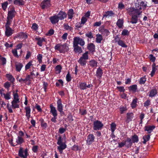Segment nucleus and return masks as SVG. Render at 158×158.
Masks as SVG:
<instances>
[{
	"label": "nucleus",
	"mask_w": 158,
	"mask_h": 158,
	"mask_svg": "<svg viewBox=\"0 0 158 158\" xmlns=\"http://www.w3.org/2000/svg\"><path fill=\"white\" fill-rule=\"evenodd\" d=\"M54 48L60 53H64L68 50L69 47L66 44H58L55 46Z\"/></svg>",
	"instance_id": "nucleus-1"
},
{
	"label": "nucleus",
	"mask_w": 158,
	"mask_h": 158,
	"mask_svg": "<svg viewBox=\"0 0 158 158\" xmlns=\"http://www.w3.org/2000/svg\"><path fill=\"white\" fill-rule=\"evenodd\" d=\"M57 143L59 145L57 147L60 153L61 154L63 152V150L67 147L66 142H63V139L61 136H60L58 138Z\"/></svg>",
	"instance_id": "nucleus-2"
},
{
	"label": "nucleus",
	"mask_w": 158,
	"mask_h": 158,
	"mask_svg": "<svg viewBox=\"0 0 158 158\" xmlns=\"http://www.w3.org/2000/svg\"><path fill=\"white\" fill-rule=\"evenodd\" d=\"M50 112L52 114L53 117L51 119V121L54 122H56V119L57 116V112L56 108L52 105H51L50 106Z\"/></svg>",
	"instance_id": "nucleus-3"
},
{
	"label": "nucleus",
	"mask_w": 158,
	"mask_h": 158,
	"mask_svg": "<svg viewBox=\"0 0 158 158\" xmlns=\"http://www.w3.org/2000/svg\"><path fill=\"white\" fill-rule=\"evenodd\" d=\"M135 8L130 7L127 9V11L129 15H139L142 13V11L141 10H139L136 7H135Z\"/></svg>",
	"instance_id": "nucleus-4"
},
{
	"label": "nucleus",
	"mask_w": 158,
	"mask_h": 158,
	"mask_svg": "<svg viewBox=\"0 0 158 158\" xmlns=\"http://www.w3.org/2000/svg\"><path fill=\"white\" fill-rule=\"evenodd\" d=\"M85 42L84 40L80 37H75L73 39V45H78L79 44L81 46L85 45Z\"/></svg>",
	"instance_id": "nucleus-5"
},
{
	"label": "nucleus",
	"mask_w": 158,
	"mask_h": 158,
	"mask_svg": "<svg viewBox=\"0 0 158 158\" xmlns=\"http://www.w3.org/2000/svg\"><path fill=\"white\" fill-rule=\"evenodd\" d=\"M147 5L146 2L145 3L144 2L139 0L137 1L135 4V7L137 8L139 10H141L142 8L143 9H145L146 8Z\"/></svg>",
	"instance_id": "nucleus-6"
},
{
	"label": "nucleus",
	"mask_w": 158,
	"mask_h": 158,
	"mask_svg": "<svg viewBox=\"0 0 158 158\" xmlns=\"http://www.w3.org/2000/svg\"><path fill=\"white\" fill-rule=\"evenodd\" d=\"M103 126V124L100 121H96L94 122L93 129L94 130L97 131L101 130Z\"/></svg>",
	"instance_id": "nucleus-7"
},
{
	"label": "nucleus",
	"mask_w": 158,
	"mask_h": 158,
	"mask_svg": "<svg viewBox=\"0 0 158 158\" xmlns=\"http://www.w3.org/2000/svg\"><path fill=\"white\" fill-rule=\"evenodd\" d=\"M114 13L111 10L107 11L104 12L102 19L103 18H109L110 17H112L114 16Z\"/></svg>",
	"instance_id": "nucleus-8"
},
{
	"label": "nucleus",
	"mask_w": 158,
	"mask_h": 158,
	"mask_svg": "<svg viewBox=\"0 0 158 158\" xmlns=\"http://www.w3.org/2000/svg\"><path fill=\"white\" fill-rule=\"evenodd\" d=\"M95 137L94 135L92 134H89L87 136L86 140V143L88 145L91 144L94 141Z\"/></svg>",
	"instance_id": "nucleus-9"
},
{
	"label": "nucleus",
	"mask_w": 158,
	"mask_h": 158,
	"mask_svg": "<svg viewBox=\"0 0 158 158\" xmlns=\"http://www.w3.org/2000/svg\"><path fill=\"white\" fill-rule=\"evenodd\" d=\"M57 104L58 110L60 113H62L63 112L64 106L62 103V101L60 99H59L58 100L57 102Z\"/></svg>",
	"instance_id": "nucleus-10"
},
{
	"label": "nucleus",
	"mask_w": 158,
	"mask_h": 158,
	"mask_svg": "<svg viewBox=\"0 0 158 158\" xmlns=\"http://www.w3.org/2000/svg\"><path fill=\"white\" fill-rule=\"evenodd\" d=\"M41 5L42 9L49 7L50 5V0H44L41 2Z\"/></svg>",
	"instance_id": "nucleus-11"
},
{
	"label": "nucleus",
	"mask_w": 158,
	"mask_h": 158,
	"mask_svg": "<svg viewBox=\"0 0 158 158\" xmlns=\"http://www.w3.org/2000/svg\"><path fill=\"white\" fill-rule=\"evenodd\" d=\"M35 40L37 41V44L40 47H41L42 46V43L45 41V38L43 37H36L35 38Z\"/></svg>",
	"instance_id": "nucleus-12"
},
{
	"label": "nucleus",
	"mask_w": 158,
	"mask_h": 158,
	"mask_svg": "<svg viewBox=\"0 0 158 158\" xmlns=\"http://www.w3.org/2000/svg\"><path fill=\"white\" fill-rule=\"evenodd\" d=\"M5 35L7 37L11 35L13 33L14 30L10 27H5Z\"/></svg>",
	"instance_id": "nucleus-13"
},
{
	"label": "nucleus",
	"mask_w": 158,
	"mask_h": 158,
	"mask_svg": "<svg viewBox=\"0 0 158 158\" xmlns=\"http://www.w3.org/2000/svg\"><path fill=\"white\" fill-rule=\"evenodd\" d=\"M24 109L25 110L26 116L27 118V119L29 120V118L31 117V109L30 106H27L24 108Z\"/></svg>",
	"instance_id": "nucleus-14"
},
{
	"label": "nucleus",
	"mask_w": 158,
	"mask_h": 158,
	"mask_svg": "<svg viewBox=\"0 0 158 158\" xmlns=\"http://www.w3.org/2000/svg\"><path fill=\"white\" fill-rule=\"evenodd\" d=\"M134 117V114L132 113H127V119L126 122L127 123L131 121Z\"/></svg>",
	"instance_id": "nucleus-15"
},
{
	"label": "nucleus",
	"mask_w": 158,
	"mask_h": 158,
	"mask_svg": "<svg viewBox=\"0 0 158 158\" xmlns=\"http://www.w3.org/2000/svg\"><path fill=\"white\" fill-rule=\"evenodd\" d=\"M15 14L16 12L14 10H10L8 11L7 18L12 19L15 17Z\"/></svg>",
	"instance_id": "nucleus-16"
},
{
	"label": "nucleus",
	"mask_w": 158,
	"mask_h": 158,
	"mask_svg": "<svg viewBox=\"0 0 158 158\" xmlns=\"http://www.w3.org/2000/svg\"><path fill=\"white\" fill-rule=\"evenodd\" d=\"M155 128V126L153 125L152 126H147L144 127L145 131H147L148 133H151L152 131Z\"/></svg>",
	"instance_id": "nucleus-17"
},
{
	"label": "nucleus",
	"mask_w": 158,
	"mask_h": 158,
	"mask_svg": "<svg viewBox=\"0 0 158 158\" xmlns=\"http://www.w3.org/2000/svg\"><path fill=\"white\" fill-rule=\"evenodd\" d=\"M49 19L52 23L53 24H55L58 23L59 21V19L57 15H55L51 17Z\"/></svg>",
	"instance_id": "nucleus-18"
},
{
	"label": "nucleus",
	"mask_w": 158,
	"mask_h": 158,
	"mask_svg": "<svg viewBox=\"0 0 158 158\" xmlns=\"http://www.w3.org/2000/svg\"><path fill=\"white\" fill-rule=\"evenodd\" d=\"M59 19L62 20L65 18L66 16V13L62 11H60L57 15Z\"/></svg>",
	"instance_id": "nucleus-19"
},
{
	"label": "nucleus",
	"mask_w": 158,
	"mask_h": 158,
	"mask_svg": "<svg viewBox=\"0 0 158 158\" xmlns=\"http://www.w3.org/2000/svg\"><path fill=\"white\" fill-rule=\"evenodd\" d=\"M73 47L74 51L76 53L80 54L82 52V50L81 48L78 45H73Z\"/></svg>",
	"instance_id": "nucleus-20"
},
{
	"label": "nucleus",
	"mask_w": 158,
	"mask_h": 158,
	"mask_svg": "<svg viewBox=\"0 0 158 158\" xmlns=\"http://www.w3.org/2000/svg\"><path fill=\"white\" fill-rule=\"evenodd\" d=\"M24 142V140L22 137L21 136H18L16 139V142L17 143L16 145H20Z\"/></svg>",
	"instance_id": "nucleus-21"
},
{
	"label": "nucleus",
	"mask_w": 158,
	"mask_h": 158,
	"mask_svg": "<svg viewBox=\"0 0 158 158\" xmlns=\"http://www.w3.org/2000/svg\"><path fill=\"white\" fill-rule=\"evenodd\" d=\"M87 48L89 51L93 52L94 51L95 46L93 44L90 43L88 44Z\"/></svg>",
	"instance_id": "nucleus-22"
},
{
	"label": "nucleus",
	"mask_w": 158,
	"mask_h": 158,
	"mask_svg": "<svg viewBox=\"0 0 158 158\" xmlns=\"http://www.w3.org/2000/svg\"><path fill=\"white\" fill-rule=\"evenodd\" d=\"M125 142L126 147L128 148L130 147L132 144L131 139L130 138H127V140L125 141Z\"/></svg>",
	"instance_id": "nucleus-23"
},
{
	"label": "nucleus",
	"mask_w": 158,
	"mask_h": 158,
	"mask_svg": "<svg viewBox=\"0 0 158 158\" xmlns=\"http://www.w3.org/2000/svg\"><path fill=\"white\" fill-rule=\"evenodd\" d=\"M138 21V17L136 15H132L130 23L132 24H135L137 23Z\"/></svg>",
	"instance_id": "nucleus-24"
},
{
	"label": "nucleus",
	"mask_w": 158,
	"mask_h": 158,
	"mask_svg": "<svg viewBox=\"0 0 158 158\" xmlns=\"http://www.w3.org/2000/svg\"><path fill=\"white\" fill-rule=\"evenodd\" d=\"M78 62L81 66H85L86 63V60L80 57L78 61Z\"/></svg>",
	"instance_id": "nucleus-25"
},
{
	"label": "nucleus",
	"mask_w": 158,
	"mask_h": 158,
	"mask_svg": "<svg viewBox=\"0 0 158 158\" xmlns=\"http://www.w3.org/2000/svg\"><path fill=\"white\" fill-rule=\"evenodd\" d=\"M103 40V37L102 35L100 34H98L96 35V41L98 43H100Z\"/></svg>",
	"instance_id": "nucleus-26"
},
{
	"label": "nucleus",
	"mask_w": 158,
	"mask_h": 158,
	"mask_svg": "<svg viewBox=\"0 0 158 158\" xmlns=\"http://www.w3.org/2000/svg\"><path fill=\"white\" fill-rule=\"evenodd\" d=\"M90 66L92 67H96L97 66V62L94 60H92L89 62Z\"/></svg>",
	"instance_id": "nucleus-27"
},
{
	"label": "nucleus",
	"mask_w": 158,
	"mask_h": 158,
	"mask_svg": "<svg viewBox=\"0 0 158 158\" xmlns=\"http://www.w3.org/2000/svg\"><path fill=\"white\" fill-rule=\"evenodd\" d=\"M102 70L100 68H98L97 70L96 76L99 79H100L102 77Z\"/></svg>",
	"instance_id": "nucleus-28"
},
{
	"label": "nucleus",
	"mask_w": 158,
	"mask_h": 158,
	"mask_svg": "<svg viewBox=\"0 0 158 158\" xmlns=\"http://www.w3.org/2000/svg\"><path fill=\"white\" fill-rule=\"evenodd\" d=\"M26 151H27V152H28V150L27 149H26L25 150H24L22 147H20L19 151V156L20 157V155H22L23 156H24L25 153V152Z\"/></svg>",
	"instance_id": "nucleus-29"
},
{
	"label": "nucleus",
	"mask_w": 158,
	"mask_h": 158,
	"mask_svg": "<svg viewBox=\"0 0 158 158\" xmlns=\"http://www.w3.org/2000/svg\"><path fill=\"white\" fill-rule=\"evenodd\" d=\"M19 102L12 101L11 102L12 108L13 109L19 108V105L18 104V103H19Z\"/></svg>",
	"instance_id": "nucleus-30"
},
{
	"label": "nucleus",
	"mask_w": 158,
	"mask_h": 158,
	"mask_svg": "<svg viewBox=\"0 0 158 158\" xmlns=\"http://www.w3.org/2000/svg\"><path fill=\"white\" fill-rule=\"evenodd\" d=\"M14 3L16 5L21 6L23 5L25 2L23 0H15Z\"/></svg>",
	"instance_id": "nucleus-31"
},
{
	"label": "nucleus",
	"mask_w": 158,
	"mask_h": 158,
	"mask_svg": "<svg viewBox=\"0 0 158 158\" xmlns=\"http://www.w3.org/2000/svg\"><path fill=\"white\" fill-rule=\"evenodd\" d=\"M6 77L8 80L11 82H13L14 81L15 79L12 75L10 74H7L6 75Z\"/></svg>",
	"instance_id": "nucleus-32"
},
{
	"label": "nucleus",
	"mask_w": 158,
	"mask_h": 158,
	"mask_svg": "<svg viewBox=\"0 0 158 158\" xmlns=\"http://www.w3.org/2000/svg\"><path fill=\"white\" fill-rule=\"evenodd\" d=\"M123 19H118L116 23L117 26L119 28H122V27L123 25Z\"/></svg>",
	"instance_id": "nucleus-33"
},
{
	"label": "nucleus",
	"mask_w": 158,
	"mask_h": 158,
	"mask_svg": "<svg viewBox=\"0 0 158 158\" xmlns=\"http://www.w3.org/2000/svg\"><path fill=\"white\" fill-rule=\"evenodd\" d=\"M23 67L22 64L20 63H18L15 64L16 70L18 72H20Z\"/></svg>",
	"instance_id": "nucleus-34"
},
{
	"label": "nucleus",
	"mask_w": 158,
	"mask_h": 158,
	"mask_svg": "<svg viewBox=\"0 0 158 158\" xmlns=\"http://www.w3.org/2000/svg\"><path fill=\"white\" fill-rule=\"evenodd\" d=\"M74 14L73 10L72 9H70L69 10L68 12V18L69 19H71L73 18Z\"/></svg>",
	"instance_id": "nucleus-35"
},
{
	"label": "nucleus",
	"mask_w": 158,
	"mask_h": 158,
	"mask_svg": "<svg viewBox=\"0 0 158 158\" xmlns=\"http://www.w3.org/2000/svg\"><path fill=\"white\" fill-rule=\"evenodd\" d=\"M79 87L81 90H84L86 89V84L85 82H80Z\"/></svg>",
	"instance_id": "nucleus-36"
},
{
	"label": "nucleus",
	"mask_w": 158,
	"mask_h": 158,
	"mask_svg": "<svg viewBox=\"0 0 158 158\" xmlns=\"http://www.w3.org/2000/svg\"><path fill=\"white\" fill-rule=\"evenodd\" d=\"M157 94L156 90V89H153L150 91L149 96L150 97H153L156 95Z\"/></svg>",
	"instance_id": "nucleus-37"
},
{
	"label": "nucleus",
	"mask_w": 158,
	"mask_h": 158,
	"mask_svg": "<svg viewBox=\"0 0 158 158\" xmlns=\"http://www.w3.org/2000/svg\"><path fill=\"white\" fill-rule=\"evenodd\" d=\"M150 135H144L143 137V143L144 144H145L150 139Z\"/></svg>",
	"instance_id": "nucleus-38"
},
{
	"label": "nucleus",
	"mask_w": 158,
	"mask_h": 158,
	"mask_svg": "<svg viewBox=\"0 0 158 158\" xmlns=\"http://www.w3.org/2000/svg\"><path fill=\"white\" fill-rule=\"evenodd\" d=\"M131 140L132 143H137L139 141L138 136L134 135L132 137Z\"/></svg>",
	"instance_id": "nucleus-39"
},
{
	"label": "nucleus",
	"mask_w": 158,
	"mask_h": 158,
	"mask_svg": "<svg viewBox=\"0 0 158 158\" xmlns=\"http://www.w3.org/2000/svg\"><path fill=\"white\" fill-rule=\"evenodd\" d=\"M152 70L150 74L151 77H153L155 74V72L157 69L155 67V63H153L152 65Z\"/></svg>",
	"instance_id": "nucleus-40"
},
{
	"label": "nucleus",
	"mask_w": 158,
	"mask_h": 158,
	"mask_svg": "<svg viewBox=\"0 0 158 158\" xmlns=\"http://www.w3.org/2000/svg\"><path fill=\"white\" fill-rule=\"evenodd\" d=\"M119 45L120 46L122 47L127 48V45L125 44L124 42L121 40H120L118 41L117 42Z\"/></svg>",
	"instance_id": "nucleus-41"
},
{
	"label": "nucleus",
	"mask_w": 158,
	"mask_h": 158,
	"mask_svg": "<svg viewBox=\"0 0 158 158\" xmlns=\"http://www.w3.org/2000/svg\"><path fill=\"white\" fill-rule=\"evenodd\" d=\"M0 62L3 65L6 64V59L5 58L2 57L0 55Z\"/></svg>",
	"instance_id": "nucleus-42"
},
{
	"label": "nucleus",
	"mask_w": 158,
	"mask_h": 158,
	"mask_svg": "<svg viewBox=\"0 0 158 158\" xmlns=\"http://www.w3.org/2000/svg\"><path fill=\"white\" fill-rule=\"evenodd\" d=\"M116 124L114 123H112L110 125V129L113 134L116 129Z\"/></svg>",
	"instance_id": "nucleus-43"
},
{
	"label": "nucleus",
	"mask_w": 158,
	"mask_h": 158,
	"mask_svg": "<svg viewBox=\"0 0 158 158\" xmlns=\"http://www.w3.org/2000/svg\"><path fill=\"white\" fill-rule=\"evenodd\" d=\"M13 93L14 100L13 101L19 102V96L17 93H15L14 92Z\"/></svg>",
	"instance_id": "nucleus-44"
},
{
	"label": "nucleus",
	"mask_w": 158,
	"mask_h": 158,
	"mask_svg": "<svg viewBox=\"0 0 158 158\" xmlns=\"http://www.w3.org/2000/svg\"><path fill=\"white\" fill-rule=\"evenodd\" d=\"M101 32L103 35H108L109 34V31L106 29H103L101 30Z\"/></svg>",
	"instance_id": "nucleus-45"
},
{
	"label": "nucleus",
	"mask_w": 158,
	"mask_h": 158,
	"mask_svg": "<svg viewBox=\"0 0 158 158\" xmlns=\"http://www.w3.org/2000/svg\"><path fill=\"white\" fill-rule=\"evenodd\" d=\"M130 90L135 92L137 89V86L136 85H133L130 86L129 88Z\"/></svg>",
	"instance_id": "nucleus-46"
},
{
	"label": "nucleus",
	"mask_w": 158,
	"mask_h": 158,
	"mask_svg": "<svg viewBox=\"0 0 158 158\" xmlns=\"http://www.w3.org/2000/svg\"><path fill=\"white\" fill-rule=\"evenodd\" d=\"M88 54V52L86 51L85 53L82 54V56L81 57L87 60L89 58Z\"/></svg>",
	"instance_id": "nucleus-47"
},
{
	"label": "nucleus",
	"mask_w": 158,
	"mask_h": 158,
	"mask_svg": "<svg viewBox=\"0 0 158 158\" xmlns=\"http://www.w3.org/2000/svg\"><path fill=\"white\" fill-rule=\"evenodd\" d=\"M62 69V67L60 65H57L55 68V70L56 73L58 74L60 73Z\"/></svg>",
	"instance_id": "nucleus-48"
},
{
	"label": "nucleus",
	"mask_w": 158,
	"mask_h": 158,
	"mask_svg": "<svg viewBox=\"0 0 158 158\" xmlns=\"http://www.w3.org/2000/svg\"><path fill=\"white\" fill-rule=\"evenodd\" d=\"M10 94V92L7 93L6 94H3V95L4 96V98L6 100H9L11 98V96Z\"/></svg>",
	"instance_id": "nucleus-49"
},
{
	"label": "nucleus",
	"mask_w": 158,
	"mask_h": 158,
	"mask_svg": "<svg viewBox=\"0 0 158 158\" xmlns=\"http://www.w3.org/2000/svg\"><path fill=\"white\" fill-rule=\"evenodd\" d=\"M8 5V3L7 2H5L2 3V8L3 10H6Z\"/></svg>",
	"instance_id": "nucleus-50"
},
{
	"label": "nucleus",
	"mask_w": 158,
	"mask_h": 158,
	"mask_svg": "<svg viewBox=\"0 0 158 158\" xmlns=\"http://www.w3.org/2000/svg\"><path fill=\"white\" fill-rule=\"evenodd\" d=\"M18 36L20 38H27V37L26 34L25 33L22 32L19 33Z\"/></svg>",
	"instance_id": "nucleus-51"
},
{
	"label": "nucleus",
	"mask_w": 158,
	"mask_h": 158,
	"mask_svg": "<svg viewBox=\"0 0 158 158\" xmlns=\"http://www.w3.org/2000/svg\"><path fill=\"white\" fill-rule=\"evenodd\" d=\"M7 21L5 27H10V26L12 21V19L7 18Z\"/></svg>",
	"instance_id": "nucleus-52"
},
{
	"label": "nucleus",
	"mask_w": 158,
	"mask_h": 158,
	"mask_svg": "<svg viewBox=\"0 0 158 158\" xmlns=\"http://www.w3.org/2000/svg\"><path fill=\"white\" fill-rule=\"evenodd\" d=\"M146 78L145 76L142 77L140 78L139 81V83L140 84H144L146 81Z\"/></svg>",
	"instance_id": "nucleus-53"
},
{
	"label": "nucleus",
	"mask_w": 158,
	"mask_h": 158,
	"mask_svg": "<svg viewBox=\"0 0 158 158\" xmlns=\"http://www.w3.org/2000/svg\"><path fill=\"white\" fill-rule=\"evenodd\" d=\"M25 79V80L26 82H28V84L29 85L31 84V77L30 76V75H27Z\"/></svg>",
	"instance_id": "nucleus-54"
},
{
	"label": "nucleus",
	"mask_w": 158,
	"mask_h": 158,
	"mask_svg": "<svg viewBox=\"0 0 158 158\" xmlns=\"http://www.w3.org/2000/svg\"><path fill=\"white\" fill-rule=\"evenodd\" d=\"M64 27L65 30L68 31H71L73 29L72 27L67 24H64Z\"/></svg>",
	"instance_id": "nucleus-55"
},
{
	"label": "nucleus",
	"mask_w": 158,
	"mask_h": 158,
	"mask_svg": "<svg viewBox=\"0 0 158 158\" xmlns=\"http://www.w3.org/2000/svg\"><path fill=\"white\" fill-rule=\"evenodd\" d=\"M32 61H30L27 63L25 67L26 70L29 69L31 67V66L32 65Z\"/></svg>",
	"instance_id": "nucleus-56"
},
{
	"label": "nucleus",
	"mask_w": 158,
	"mask_h": 158,
	"mask_svg": "<svg viewBox=\"0 0 158 158\" xmlns=\"http://www.w3.org/2000/svg\"><path fill=\"white\" fill-rule=\"evenodd\" d=\"M137 99H133L132 102L131 103V106L132 108H134L135 107L136 105Z\"/></svg>",
	"instance_id": "nucleus-57"
},
{
	"label": "nucleus",
	"mask_w": 158,
	"mask_h": 158,
	"mask_svg": "<svg viewBox=\"0 0 158 158\" xmlns=\"http://www.w3.org/2000/svg\"><path fill=\"white\" fill-rule=\"evenodd\" d=\"M17 49H14L12 50V53L13 55L16 57L18 58L19 56L18 55L17 51Z\"/></svg>",
	"instance_id": "nucleus-58"
},
{
	"label": "nucleus",
	"mask_w": 158,
	"mask_h": 158,
	"mask_svg": "<svg viewBox=\"0 0 158 158\" xmlns=\"http://www.w3.org/2000/svg\"><path fill=\"white\" fill-rule=\"evenodd\" d=\"M85 36L90 39H92L93 38V35L91 32H88L85 34Z\"/></svg>",
	"instance_id": "nucleus-59"
},
{
	"label": "nucleus",
	"mask_w": 158,
	"mask_h": 158,
	"mask_svg": "<svg viewBox=\"0 0 158 158\" xmlns=\"http://www.w3.org/2000/svg\"><path fill=\"white\" fill-rule=\"evenodd\" d=\"M129 32L128 30L126 29H123L122 33V35L123 36L128 35Z\"/></svg>",
	"instance_id": "nucleus-60"
},
{
	"label": "nucleus",
	"mask_w": 158,
	"mask_h": 158,
	"mask_svg": "<svg viewBox=\"0 0 158 158\" xmlns=\"http://www.w3.org/2000/svg\"><path fill=\"white\" fill-rule=\"evenodd\" d=\"M12 106H10L9 103H7V108L9 111V112L10 113H12L13 112V110L12 109Z\"/></svg>",
	"instance_id": "nucleus-61"
},
{
	"label": "nucleus",
	"mask_w": 158,
	"mask_h": 158,
	"mask_svg": "<svg viewBox=\"0 0 158 158\" xmlns=\"http://www.w3.org/2000/svg\"><path fill=\"white\" fill-rule=\"evenodd\" d=\"M124 146H125V141H123L122 142L118 143V148H121Z\"/></svg>",
	"instance_id": "nucleus-62"
},
{
	"label": "nucleus",
	"mask_w": 158,
	"mask_h": 158,
	"mask_svg": "<svg viewBox=\"0 0 158 158\" xmlns=\"http://www.w3.org/2000/svg\"><path fill=\"white\" fill-rule=\"evenodd\" d=\"M87 20L85 17H82L81 19V23L82 24H84Z\"/></svg>",
	"instance_id": "nucleus-63"
},
{
	"label": "nucleus",
	"mask_w": 158,
	"mask_h": 158,
	"mask_svg": "<svg viewBox=\"0 0 158 158\" xmlns=\"http://www.w3.org/2000/svg\"><path fill=\"white\" fill-rule=\"evenodd\" d=\"M149 58L150 60L152 62H154L156 60V58L153 56L152 54H150L149 55Z\"/></svg>",
	"instance_id": "nucleus-64"
}]
</instances>
